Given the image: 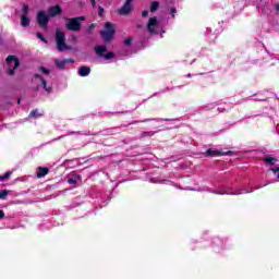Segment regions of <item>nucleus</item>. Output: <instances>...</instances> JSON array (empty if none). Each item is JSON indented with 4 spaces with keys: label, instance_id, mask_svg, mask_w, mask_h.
<instances>
[{
    "label": "nucleus",
    "instance_id": "f257e3e1",
    "mask_svg": "<svg viewBox=\"0 0 279 279\" xmlns=\"http://www.w3.org/2000/svg\"><path fill=\"white\" fill-rule=\"evenodd\" d=\"M116 32L114 24L107 22L105 24V29L100 31V36L105 43H111V40L114 38Z\"/></svg>",
    "mask_w": 279,
    "mask_h": 279
},
{
    "label": "nucleus",
    "instance_id": "f03ea898",
    "mask_svg": "<svg viewBox=\"0 0 279 279\" xmlns=\"http://www.w3.org/2000/svg\"><path fill=\"white\" fill-rule=\"evenodd\" d=\"M56 43L59 51H66V49H69V46H66V36L64 35V32H61L60 29L56 31Z\"/></svg>",
    "mask_w": 279,
    "mask_h": 279
},
{
    "label": "nucleus",
    "instance_id": "7ed1b4c3",
    "mask_svg": "<svg viewBox=\"0 0 279 279\" xmlns=\"http://www.w3.org/2000/svg\"><path fill=\"white\" fill-rule=\"evenodd\" d=\"M65 28L69 32H80L82 29V23L77 21L75 17H66L65 19Z\"/></svg>",
    "mask_w": 279,
    "mask_h": 279
},
{
    "label": "nucleus",
    "instance_id": "20e7f679",
    "mask_svg": "<svg viewBox=\"0 0 279 279\" xmlns=\"http://www.w3.org/2000/svg\"><path fill=\"white\" fill-rule=\"evenodd\" d=\"M7 64L9 66V74L14 75V71L21 66V61L15 56H9L7 58Z\"/></svg>",
    "mask_w": 279,
    "mask_h": 279
},
{
    "label": "nucleus",
    "instance_id": "39448f33",
    "mask_svg": "<svg viewBox=\"0 0 279 279\" xmlns=\"http://www.w3.org/2000/svg\"><path fill=\"white\" fill-rule=\"evenodd\" d=\"M134 0H125L124 4L118 10L120 16H128L131 12H134Z\"/></svg>",
    "mask_w": 279,
    "mask_h": 279
},
{
    "label": "nucleus",
    "instance_id": "423d86ee",
    "mask_svg": "<svg viewBox=\"0 0 279 279\" xmlns=\"http://www.w3.org/2000/svg\"><path fill=\"white\" fill-rule=\"evenodd\" d=\"M96 54L99 56V58H105V60H112L114 58V52H108V48L106 46H96L95 47Z\"/></svg>",
    "mask_w": 279,
    "mask_h": 279
},
{
    "label": "nucleus",
    "instance_id": "0eeeda50",
    "mask_svg": "<svg viewBox=\"0 0 279 279\" xmlns=\"http://www.w3.org/2000/svg\"><path fill=\"white\" fill-rule=\"evenodd\" d=\"M37 23L43 29H47V25H49V15H47L45 11H39L37 14Z\"/></svg>",
    "mask_w": 279,
    "mask_h": 279
},
{
    "label": "nucleus",
    "instance_id": "6e6552de",
    "mask_svg": "<svg viewBox=\"0 0 279 279\" xmlns=\"http://www.w3.org/2000/svg\"><path fill=\"white\" fill-rule=\"evenodd\" d=\"M156 27H158V19L156 17H150L148 21L147 29L150 33L156 32Z\"/></svg>",
    "mask_w": 279,
    "mask_h": 279
},
{
    "label": "nucleus",
    "instance_id": "1a4fd4ad",
    "mask_svg": "<svg viewBox=\"0 0 279 279\" xmlns=\"http://www.w3.org/2000/svg\"><path fill=\"white\" fill-rule=\"evenodd\" d=\"M48 14L49 16H58L62 14V8H60V5L50 7L48 9Z\"/></svg>",
    "mask_w": 279,
    "mask_h": 279
},
{
    "label": "nucleus",
    "instance_id": "9d476101",
    "mask_svg": "<svg viewBox=\"0 0 279 279\" xmlns=\"http://www.w3.org/2000/svg\"><path fill=\"white\" fill-rule=\"evenodd\" d=\"M215 156H223V153H221L220 150H215L213 148L207 149V151L205 153L206 158H215Z\"/></svg>",
    "mask_w": 279,
    "mask_h": 279
},
{
    "label": "nucleus",
    "instance_id": "9b49d317",
    "mask_svg": "<svg viewBox=\"0 0 279 279\" xmlns=\"http://www.w3.org/2000/svg\"><path fill=\"white\" fill-rule=\"evenodd\" d=\"M78 75L81 77H87V75H90V66L83 65L78 68Z\"/></svg>",
    "mask_w": 279,
    "mask_h": 279
},
{
    "label": "nucleus",
    "instance_id": "f8f14e48",
    "mask_svg": "<svg viewBox=\"0 0 279 279\" xmlns=\"http://www.w3.org/2000/svg\"><path fill=\"white\" fill-rule=\"evenodd\" d=\"M49 174V168L47 167H38L37 168V178H45V175Z\"/></svg>",
    "mask_w": 279,
    "mask_h": 279
},
{
    "label": "nucleus",
    "instance_id": "ddd939ff",
    "mask_svg": "<svg viewBox=\"0 0 279 279\" xmlns=\"http://www.w3.org/2000/svg\"><path fill=\"white\" fill-rule=\"evenodd\" d=\"M34 77L40 80L43 88L47 90V93H51V87H47V81H45L40 74H35Z\"/></svg>",
    "mask_w": 279,
    "mask_h": 279
},
{
    "label": "nucleus",
    "instance_id": "4468645a",
    "mask_svg": "<svg viewBox=\"0 0 279 279\" xmlns=\"http://www.w3.org/2000/svg\"><path fill=\"white\" fill-rule=\"evenodd\" d=\"M263 161L265 162V165H276V162H278V159L267 156L263 158Z\"/></svg>",
    "mask_w": 279,
    "mask_h": 279
},
{
    "label": "nucleus",
    "instance_id": "2eb2a0df",
    "mask_svg": "<svg viewBox=\"0 0 279 279\" xmlns=\"http://www.w3.org/2000/svg\"><path fill=\"white\" fill-rule=\"evenodd\" d=\"M156 132L154 131H145L140 134V138H151Z\"/></svg>",
    "mask_w": 279,
    "mask_h": 279
},
{
    "label": "nucleus",
    "instance_id": "dca6fc26",
    "mask_svg": "<svg viewBox=\"0 0 279 279\" xmlns=\"http://www.w3.org/2000/svg\"><path fill=\"white\" fill-rule=\"evenodd\" d=\"M21 25L22 27H29V17H27L26 15H22Z\"/></svg>",
    "mask_w": 279,
    "mask_h": 279
},
{
    "label": "nucleus",
    "instance_id": "f3484780",
    "mask_svg": "<svg viewBox=\"0 0 279 279\" xmlns=\"http://www.w3.org/2000/svg\"><path fill=\"white\" fill-rule=\"evenodd\" d=\"M54 64H56L57 69H64V66H66V61L56 59Z\"/></svg>",
    "mask_w": 279,
    "mask_h": 279
},
{
    "label": "nucleus",
    "instance_id": "a211bd4d",
    "mask_svg": "<svg viewBox=\"0 0 279 279\" xmlns=\"http://www.w3.org/2000/svg\"><path fill=\"white\" fill-rule=\"evenodd\" d=\"M158 8H160V2H158V1L151 2L150 12H156L158 10Z\"/></svg>",
    "mask_w": 279,
    "mask_h": 279
},
{
    "label": "nucleus",
    "instance_id": "6ab92c4d",
    "mask_svg": "<svg viewBox=\"0 0 279 279\" xmlns=\"http://www.w3.org/2000/svg\"><path fill=\"white\" fill-rule=\"evenodd\" d=\"M29 117H33L34 119H38V117H43V113L38 112V109H35L31 111Z\"/></svg>",
    "mask_w": 279,
    "mask_h": 279
},
{
    "label": "nucleus",
    "instance_id": "aec40b11",
    "mask_svg": "<svg viewBox=\"0 0 279 279\" xmlns=\"http://www.w3.org/2000/svg\"><path fill=\"white\" fill-rule=\"evenodd\" d=\"M10 175H12V172L8 171L3 175H0V182H3V180H9Z\"/></svg>",
    "mask_w": 279,
    "mask_h": 279
},
{
    "label": "nucleus",
    "instance_id": "412c9836",
    "mask_svg": "<svg viewBox=\"0 0 279 279\" xmlns=\"http://www.w3.org/2000/svg\"><path fill=\"white\" fill-rule=\"evenodd\" d=\"M95 27H97V24H90L87 27V34H93V32L95 31Z\"/></svg>",
    "mask_w": 279,
    "mask_h": 279
},
{
    "label": "nucleus",
    "instance_id": "4be33fe9",
    "mask_svg": "<svg viewBox=\"0 0 279 279\" xmlns=\"http://www.w3.org/2000/svg\"><path fill=\"white\" fill-rule=\"evenodd\" d=\"M9 192L8 190H3L2 192H0V199H5V197H8Z\"/></svg>",
    "mask_w": 279,
    "mask_h": 279
},
{
    "label": "nucleus",
    "instance_id": "5701e85b",
    "mask_svg": "<svg viewBox=\"0 0 279 279\" xmlns=\"http://www.w3.org/2000/svg\"><path fill=\"white\" fill-rule=\"evenodd\" d=\"M39 71H41V73H45V75H49V73H51V71L45 66H40Z\"/></svg>",
    "mask_w": 279,
    "mask_h": 279
},
{
    "label": "nucleus",
    "instance_id": "b1692460",
    "mask_svg": "<svg viewBox=\"0 0 279 279\" xmlns=\"http://www.w3.org/2000/svg\"><path fill=\"white\" fill-rule=\"evenodd\" d=\"M37 38H39V40H41L43 43H47V39L43 35V33H37Z\"/></svg>",
    "mask_w": 279,
    "mask_h": 279
},
{
    "label": "nucleus",
    "instance_id": "393cba45",
    "mask_svg": "<svg viewBox=\"0 0 279 279\" xmlns=\"http://www.w3.org/2000/svg\"><path fill=\"white\" fill-rule=\"evenodd\" d=\"M132 37H128L125 40H124V45L126 46V47H130L131 45H132Z\"/></svg>",
    "mask_w": 279,
    "mask_h": 279
},
{
    "label": "nucleus",
    "instance_id": "a878e982",
    "mask_svg": "<svg viewBox=\"0 0 279 279\" xmlns=\"http://www.w3.org/2000/svg\"><path fill=\"white\" fill-rule=\"evenodd\" d=\"M69 184H77V181L73 178L68 179Z\"/></svg>",
    "mask_w": 279,
    "mask_h": 279
},
{
    "label": "nucleus",
    "instance_id": "bb28decb",
    "mask_svg": "<svg viewBox=\"0 0 279 279\" xmlns=\"http://www.w3.org/2000/svg\"><path fill=\"white\" fill-rule=\"evenodd\" d=\"M142 16H143L144 19H147V16H149V11H147V10L143 11V12H142Z\"/></svg>",
    "mask_w": 279,
    "mask_h": 279
},
{
    "label": "nucleus",
    "instance_id": "cd10ccee",
    "mask_svg": "<svg viewBox=\"0 0 279 279\" xmlns=\"http://www.w3.org/2000/svg\"><path fill=\"white\" fill-rule=\"evenodd\" d=\"M269 171H272V173H277V178L279 179V168L277 169H270Z\"/></svg>",
    "mask_w": 279,
    "mask_h": 279
},
{
    "label": "nucleus",
    "instance_id": "c85d7f7f",
    "mask_svg": "<svg viewBox=\"0 0 279 279\" xmlns=\"http://www.w3.org/2000/svg\"><path fill=\"white\" fill-rule=\"evenodd\" d=\"M170 10L172 13V19H175V12H178V11L175 10V8H171Z\"/></svg>",
    "mask_w": 279,
    "mask_h": 279
},
{
    "label": "nucleus",
    "instance_id": "c756f323",
    "mask_svg": "<svg viewBox=\"0 0 279 279\" xmlns=\"http://www.w3.org/2000/svg\"><path fill=\"white\" fill-rule=\"evenodd\" d=\"M23 12H29V5L24 4V7H23Z\"/></svg>",
    "mask_w": 279,
    "mask_h": 279
},
{
    "label": "nucleus",
    "instance_id": "7c9ffc66",
    "mask_svg": "<svg viewBox=\"0 0 279 279\" xmlns=\"http://www.w3.org/2000/svg\"><path fill=\"white\" fill-rule=\"evenodd\" d=\"M74 19H77V22L80 23V21H86V17L85 16H77V17H74Z\"/></svg>",
    "mask_w": 279,
    "mask_h": 279
},
{
    "label": "nucleus",
    "instance_id": "2f4dec72",
    "mask_svg": "<svg viewBox=\"0 0 279 279\" xmlns=\"http://www.w3.org/2000/svg\"><path fill=\"white\" fill-rule=\"evenodd\" d=\"M4 218H5V213L0 209V219H4Z\"/></svg>",
    "mask_w": 279,
    "mask_h": 279
},
{
    "label": "nucleus",
    "instance_id": "473e14b6",
    "mask_svg": "<svg viewBox=\"0 0 279 279\" xmlns=\"http://www.w3.org/2000/svg\"><path fill=\"white\" fill-rule=\"evenodd\" d=\"M98 10H99L98 14H99L100 16H102V14H104V8L98 7Z\"/></svg>",
    "mask_w": 279,
    "mask_h": 279
},
{
    "label": "nucleus",
    "instance_id": "72a5a7b5",
    "mask_svg": "<svg viewBox=\"0 0 279 279\" xmlns=\"http://www.w3.org/2000/svg\"><path fill=\"white\" fill-rule=\"evenodd\" d=\"M65 61H66V64H73V62H75L73 59H65Z\"/></svg>",
    "mask_w": 279,
    "mask_h": 279
},
{
    "label": "nucleus",
    "instance_id": "f704fd0d",
    "mask_svg": "<svg viewBox=\"0 0 279 279\" xmlns=\"http://www.w3.org/2000/svg\"><path fill=\"white\" fill-rule=\"evenodd\" d=\"M89 1L92 3L93 8H95V5H97V2L95 0H89Z\"/></svg>",
    "mask_w": 279,
    "mask_h": 279
},
{
    "label": "nucleus",
    "instance_id": "c9c22d12",
    "mask_svg": "<svg viewBox=\"0 0 279 279\" xmlns=\"http://www.w3.org/2000/svg\"><path fill=\"white\" fill-rule=\"evenodd\" d=\"M219 112H225L226 109L218 108Z\"/></svg>",
    "mask_w": 279,
    "mask_h": 279
},
{
    "label": "nucleus",
    "instance_id": "e433bc0d",
    "mask_svg": "<svg viewBox=\"0 0 279 279\" xmlns=\"http://www.w3.org/2000/svg\"><path fill=\"white\" fill-rule=\"evenodd\" d=\"M276 10L279 12V3L276 5Z\"/></svg>",
    "mask_w": 279,
    "mask_h": 279
},
{
    "label": "nucleus",
    "instance_id": "4c0bfd02",
    "mask_svg": "<svg viewBox=\"0 0 279 279\" xmlns=\"http://www.w3.org/2000/svg\"><path fill=\"white\" fill-rule=\"evenodd\" d=\"M227 195H232V193L231 192H225Z\"/></svg>",
    "mask_w": 279,
    "mask_h": 279
},
{
    "label": "nucleus",
    "instance_id": "58836bf2",
    "mask_svg": "<svg viewBox=\"0 0 279 279\" xmlns=\"http://www.w3.org/2000/svg\"><path fill=\"white\" fill-rule=\"evenodd\" d=\"M17 104H21V99L17 100Z\"/></svg>",
    "mask_w": 279,
    "mask_h": 279
}]
</instances>
